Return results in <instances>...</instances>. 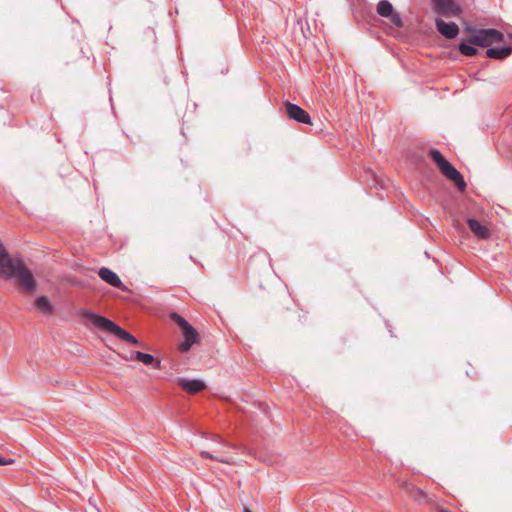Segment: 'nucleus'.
I'll return each instance as SVG.
<instances>
[{"mask_svg": "<svg viewBox=\"0 0 512 512\" xmlns=\"http://www.w3.org/2000/svg\"><path fill=\"white\" fill-rule=\"evenodd\" d=\"M0 277L5 280L16 278L18 286L32 294L36 291L37 283L31 271L20 259H12L0 241Z\"/></svg>", "mask_w": 512, "mask_h": 512, "instance_id": "f257e3e1", "label": "nucleus"}, {"mask_svg": "<svg viewBox=\"0 0 512 512\" xmlns=\"http://www.w3.org/2000/svg\"><path fill=\"white\" fill-rule=\"evenodd\" d=\"M79 315L89 320L96 328L101 331L110 333L116 336L118 339L133 345H140L139 341L129 332L121 328L112 320L103 317L89 309H81Z\"/></svg>", "mask_w": 512, "mask_h": 512, "instance_id": "f03ea898", "label": "nucleus"}, {"mask_svg": "<svg viewBox=\"0 0 512 512\" xmlns=\"http://www.w3.org/2000/svg\"><path fill=\"white\" fill-rule=\"evenodd\" d=\"M429 156L438 166L440 172L450 181H452L459 191H464L466 182L461 173L436 149H430Z\"/></svg>", "mask_w": 512, "mask_h": 512, "instance_id": "7ed1b4c3", "label": "nucleus"}, {"mask_svg": "<svg viewBox=\"0 0 512 512\" xmlns=\"http://www.w3.org/2000/svg\"><path fill=\"white\" fill-rule=\"evenodd\" d=\"M170 319L181 329L183 341L179 343L178 350L181 353H187L194 344L200 342L198 331L181 315L176 312L170 314Z\"/></svg>", "mask_w": 512, "mask_h": 512, "instance_id": "20e7f679", "label": "nucleus"}, {"mask_svg": "<svg viewBox=\"0 0 512 512\" xmlns=\"http://www.w3.org/2000/svg\"><path fill=\"white\" fill-rule=\"evenodd\" d=\"M502 40L503 35L496 29L476 30L467 38L468 43L483 48L490 47L496 43H500Z\"/></svg>", "mask_w": 512, "mask_h": 512, "instance_id": "39448f33", "label": "nucleus"}, {"mask_svg": "<svg viewBox=\"0 0 512 512\" xmlns=\"http://www.w3.org/2000/svg\"><path fill=\"white\" fill-rule=\"evenodd\" d=\"M431 2L433 10L442 16H458L461 13L455 0H431Z\"/></svg>", "mask_w": 512, "mask_h": 512, "instance_id": "423d86ee", "label": "nucleus"}, {"mask_svg": "<svg viewBox=\"0 0 512 512\" xmlns=\"http://www.w3.org/2000/svg\"><path fill=\"white\" fill-rule=\"evenodd\" d=\"M284 105H285L286 113H287L289 119L294 120L298 123H302V124H310L311 123L310 115L304 109H302L300 106L290 103V102H285Z\"/></svg>", "mask_w": 512, "mask_h": 512, "instance_id": "0eeeda50", "label": "nucleus"}, {"mask_svg": "<svg viewBox=\"0 0 512 512\" xmlns=\"http://www.w3.org/2000/svg\"><path fill=\"white\" fill-rule=\"evenodd\" d=\"M98 275L107 284L111 285L112 287L118 288L122 291H126L127 287L123 284L120 277L111 269L107 267H102L98 271Z\"/></svg>", "mask_w": 512, "mask_h": 512, "instance_id": "6e6552de", "label": "nucleus"}, {"mask_svg": "<svg viewBox=\"0 0 512 512\" xmlns=\"http://www.w3.org/2000/svg\"><path fill=\"white\" fill-rule=\"evenodd\" d=\"M177 384L189 394H197L206 388V384L198 379L178 378Z\"/></svg>", "mask_w": 512, "mask_h": 512, "instance_id": "1a4fd4ad", "label": "nucleus"}, {"mask_svg": "<svg viewBox=\"0 0 512 512\" xmlns=\"http://www.w3.org/2000/svg\"><path fill=\"white\" fill-rule=\"evenodd\" d=\"M435 25L437 31L447 39H454L459 33V27L454 22H445L442 19H436Z\"/></svg>", "mask_w": 512, "mask_h": 512, "instance_id": "9d476101", "label": "nucleus"}, {"mask_svg": "<svg viewBox=\"0 0 512 512\" xmlns=\"http://www.w3.org/2000/svg\"><path fill=\"white\" fill-rule=\"evenodd\" d=\"M467 224L472 231V233L477 236L479 239H488L490 237V230L487 226L481 224L479 221L473 218L467 219Z\"/></svg>", "mask_w": 512, "mask_h": 512, "instance_id": "9b49d317", "label": "nucleus"}, {"mask_svg": "<svg viewBox=\"0 0 512 512\" xmlns=\"http://www.w3.org/2000/svg\"><path fill=\"white\" fill-rule=\"evenodd\" d=\"M34 307L44 315H50L54 311V307L46 296H38L34 300Z\"/></svg>", "mask_w": 512, "mask_h": 512, "instance_id": "f8f14e48", "label": "nucleus"}, {"mask_svg": "<svg viewBox=\"0 0 512 512\" xmlns=\"http://www.w3.org/2000/svg\"><path fill=\"white\" fill-rule=\"evenodd\" d=\"M511 53L512 48L510 46L503 48L488 47V49L485 51L486 57L493 59H504L508 57Z\"/></svg>", "mask_w": 512, "mask_h": 512, "instance_id": "ddd939ff", "label": "nucleus"}, {"mask_svg": "<svg viewBox=\"0 0 512 512\" xmlns=\"http://www.w3.org/2000/svg\"><path fill=\"white\" fill-rule=\"evenodd\" d=\"M132 358L134 360L142 362L145 365H153L157 369H160L161 367V362L159 360H156L153 355L148 353L136 351Z\"/></svg>", "mask_w": 512, "mask_h": 512, "instance_id": "4468645a", "label": "nucleus"}, {"mask_svg": "<svg viewBox=\"0 0 512 512\" xmlns=\"http://www.w3.org/2000/svg\"><path fill=\"white\" fill-rule=\"evenodd\" d=\"M377 12L382 17H389L393 13V6L387 0H382L377 5Z\"/></svg>", "mask_w": 512, "mask_h": 512, "instance_id": "2eb2a0df", "label": "nucleus"}, {"mask_svg": "<svg viewBox=\"0 0 512 512\" xmlns=\"http://www.w3.org/2000/svg\"><path fill=\"white\" fill-rule=\"evenodd\" d=\"M458 49L464 56H474L478 53V50L470 43H460Z\"/></svg>", "mask_w": 512, "mask_h": 512, "instance_id": "dca6fc26", "label": "nucleus"}, {"mask_svg": "<svg viewBox=\"0 0 512 512\" xmlns=\"http://www.w3.org/2000/svg\"><path fill=\"white\" fill-rule=\"evenodd\" d=\"M200 456L202 458H206V459H210V460H215V461H218V462H221V463H225V464L231 463V459L214 456L213 454H211V453H209L207 451H201L200 452Z\"/></svg>", "mask_w": 512, "mask_h": 512, "instance_id": "f3484780", "label": "nucleus"}, {"mask_svg": "<svg viewBox=\"0 0 512 512\" xmlns=\"http://www.w3.org/2000/svg\"><path fill=\"white\" fill-rule=\"evenodd\" d=\"M391 18V22L396 26V27H402L403 26V22H402V19L400 17V15L398 13H392V15L389 16Z\"/></svg>", "mask_w": 512, "mask_h": 512, "instance_id": "a211bd4d", "label": "nucleus"}, {"mask_svg": "<svg viewBox=\"0 0 512 512\" xmlns=\"http://www.w3.org/2000/svg\"><path fill=\"white\" fill-rule=\"evenodd\" d=\"M15 462L13 458H6L0 455V466L11 465Z\"/></svg>", "mask_w": 512, "mask_h": 512, "instance_id": "6ab92c4d", "label": "nucleus"}, {"mask_svg": "<svg viewBox=\"0 0 512 512\" xmlns=\"http://www.w3.org/2000/svg\"><path fill=\"white\" fill-rule=\"evenodd\" d=\"M219 442L225 446H228V447H231V448H234L233 445H230V444H227L226 442H224L223 440L219 439Z\"/></svg>", "mask_w": 512, "mask_h": 512, "instance_id": "aec40b11", "label": "nucleus"}, {"mask_svg": "<svg viewBox=\"0 0 512 512\" xmlns=\"http://www.w3.org/2000/svg\"><path fill=\"white\" fill-rule=\"evenodd\" d=\"M437 512H449L447 509L439 507L437 508Z\"/></svg>", "mask_w": 512, "mask_h": 512, "instance_id": "412c9836", "label": "nucleus"}, {"mask_svg": "<svg viewBox=\"0 0 512 512\" xmlns=\"http://www.w3.org/2000/svg\"><path fill=\"white\" fill-rule=\"evenodd\" d=\"M244 512H252V511H251L250 509H248V508H246V507H245V508H244Z\"/></svg>", "mask_w": 512, "mask_h": 512, "instance_id": "4be33fe9", "label": "nucleus"}]
</instances>
